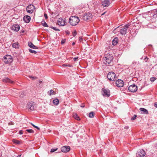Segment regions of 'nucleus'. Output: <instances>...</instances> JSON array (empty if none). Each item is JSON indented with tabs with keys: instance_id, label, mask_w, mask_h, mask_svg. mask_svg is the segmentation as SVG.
<instances>
[{
	"instance_id": "13",
	"label": "nucleus",
	"mask_w": 157,
	"mask_h": 157,
	"mask_svg": "<svg viewBox=\"0 0 157 157\" xmlns=\"http://www.w3.org/2000/svg\"><path fill=\"white\" fill-rule=\"evenodd\" d=\"M117 86L118 87H121L123 86L124 82L121 79L117 80L116 82Z\"/></svg>"
},
{
	"instance_id": "18",
	"label": "nucleus",
	"mask_w": 157,
	"mask_h": 157,
	"mask_svg": "<svg viewBox=\"0 0 157 157\" xmlns=\"http://www.w3.org/2000/svg\"><path fill=\"white\" fill-rule=\"evenodd\" d=\"M28 45L29 47L33 49H37V47L34 45L31 42H29L28 43Z\"/></svg>"
},
{
	"instance_id": "40",
	"label": "nucleus",
	"mask_w": 157,
	"mask_h": 157,
	"mask_svg": "<svg viewBox=\"0 0 157 157\" xmlns=\"http://www.w3.org/2000/svg\"><path fill=\"white\" fill-rule=\"evenodd\" d=\"M29 77L30 78H32L33 80L35 79H36L37 78V77H36L30 76V77Z\"/></svg>"
},
{
	"instance_id": "25",
	"label": "nucleus",
	"mask_w": 157,
	"mask_h": 157,
	"mask_svg": "<svg viewBox=\"0 0 157 157\" xmlns=\"http://www.w3.org/2000/svg\"><path fill=\"white\" fill-rule=\"evenodd\" d=\"M42 25L45 27H48V25L46 23L45 21H42Z\"/></svg>"
},
{
	"instance_id": "16",
	"label": "nucleus",
	"mask_w": 157,
	"mask_h": 157,
	"mask_svg": "<svg viewBox=\"0 0 157 157\" xmlns=\"http://www.w3.org/2000/svg\"><path fill=\"white\" fill-rule=\"evenodd\" d=\"M145 152L143 149H141L140 150V152H139V154L137 156L138 157H143L145 155Z\"/></svg>"
},
{
	"instance_id": "9",
	"label": "nucleus",
	"mask_w": 157,
	"mask_h": 157,
	"mask_svg": "<svg viewBox=\"0 0 157 157\" xmlns=\"http://www.w3.org/2000/svg\"><path fill=\"white\" fill-rule=\"evenodd\" d=\"M34 8V6L33 5H30L26 8L27 11L29 13H32L33 12V10Z\"/></svg>"
},
{
	"instance_id": "51",
	"label": "nucleus",
	"mask_w": 157,
	"mask_h": 157,
	"mask_svg": "<svg viewBox=\"0 0 157 157\" xmlns=\"http://www.w3.org/2000/svg\"><path fill=\"white\" fill-rule=\"evenodd\" d=\"M30 124L32 125L34 127V126H35V125H34L33 124V123H30Z\"/></svg>"
},
{
	"instance_id": "33",
	"label": "nucleus",
	"mask_w": 157,
	"mask_h": 157,
	"mask_svg": "<svg viewBox=\"0 0 157 157\" xmlns=\"http://www.w3.org/2000/svg\"><path fill=\"white\" fill-rule=\"evenodd\" d=\"M137 117V115L136 114H135L134 116L131 118V120L132 121H133L135 120Z\"/></svg>"
},
{
	"instance_id": "53",
	"label": "nucleus",
	"mask_w": 157,
	"mask_h": 157,
	"mask_svg": "<svg viewBox=\"0 0 157 157\" xmlns=\"http://www.w3.org/2000/svg\"><path fill=\"white\" fill-rule=\"evenodd\" d=\"M75 44V43L74 42L72 43V44L73 45H74Z\"/></svg>"
},
{
	"instance_id": "34",
	"label": "nucleus",
	"mask_w": 157,
	"mask_h": 157,
	"mask_svg": "<svg viewBox=\"0 0 157 157\" xmlns=\"http://www.w3.org/2000/svg\"><path fill=\"white\" fill-rule=\"evenodd\" d=\"M63 66L64 67H71L72 66V65L71 64H64L63 65Z\"/></svg>"
},
{
	"instance_id": "52",
	"label": "nucleus",
	"mask_w": 157,
	"mask_h": 157,
	"mask_svg": "<svg viewBox=\"0 0 157 157\" xmlns=\"http://www.w3.org/2000/svg\"><path fill=\"white\" fill-rule=\"evenodd\" d=\"M48 2H52L53 0H47Z\"/></svg>"
},
{
	"instance_id": "4",
	"label": "nucleus",
	"mask_w": 157,
	"mask_h": 157,
	"mask_svg": "<svg viewBox=\"0 0 157 157\" xmlns=\"http://www.w3.org/2000/svg\"><path fill=\"white\" fill-rule=\"evenodd\" d=\"M107 77L111 81H114L117 79L116 75L113 72H110L108 73L107 75Z\"/></svg>"
},
{
	"instance_id": "1",
	"label": "nucleus",
	"mask_w": 157,
	"mask_h": 157,
	"mask_svg": "<svg viewBox=\"0 0 157 157\" xmlns=\"http://www.w3.org/2000/svg\"><path fill=\"white\" fill-rule=\"evenodd\" d=\"M113 57L112 54H107L103 58L104 61L103 63L105 64L109 65L113 62Z\"/></svg>"
},
{
	"instance_id": "38",
	"label": "nucleus",
	"mask_w": 157,
	"mask_h": 157,
	"mask_svg": "<svg viewBox=\"0 0 157 157\" xmlns=\"http://www.w3.org/2000/svg\"><path fill=\"white\" fill-rule=\"evenodd\" d=\"M83 40V39L82 38V36H80L79 37V41L81 42Z\"/></svg>"
},
{
	"instance_id": "11",
	"label": "nucleus",
	"mask_w": 157,
	"mask_h": 157,
	"mask_svg": "<svg viewBox=\"0 0 157 157\" xmlns=\"http://www.w3.org/2000/svg\"><path fill=\"white\" fill-rule=\"evenodd\" d=\"M26 107L27 108H34L36 107V104L33 101L29 102Z\"/></svg>"
},
{
	"instance_id": "57",
	"label": "nucleus",
	"mask_w": 157,
	"mask_h": 157,
	"mask_svg": "<svg viewBox=\"0 0 157 157\" xmlns=\"http://www.w3.org/2000/svg\"><path fill=\"white\" fill-rule=\"evenodd\" d=\"M39 83L40 84L42 83V81H40L39 82Z\"/></svg>"
},
{
	"instance_id": "31",
	"label": "nucleus",
	"mask_w": 157,
	"mask_h": 157,
	"mask_svg": "<svg viewBox=\"0 0 157 157\" xmlns=\"http://www.w3.org/2000/svg\"><path fill=\"white\" fill-rule=\"evenodd\" d=\"M12 46L13 48H17L18 47V44L15 43H14L13 44Z\"/></svg>"
},
{
	"instance_id": "55",
	"label": "nucleus",
	"mask_w": 157,
	"mask_h": 157,
	"mask_svg": "<svg viewBox=\"0 0 157 157\" xmlns=\"http://www.w3.org/2000/svg\"><path fill=\"white\" fill-rule=\"evenodd\" d=\"M21 155H18L17 157H21Z\"/></svg>"
},
{
	"instance_id": "23",
	"label": "nucleus",
	"mask_w": 157,
	"mask_h": 157,
	"mask_svg": "<svg viewBox=\"0 0 157 157\" xmlns=\"http://www.w3.org/2000/svg\"><path fill=\"white\" fill-rule=\"evenodd\" d=\"M73 117L75 119L77 120H80L79 117L76 113L74 114L73 115Z\"/></svg>"
},
{
	"instance_id": "26",
	"label": "nucleus",
	"mask_w": 157,
	"mask_h": 157,
	"mask_svg": "<svg viewBox=\"0 0 157 157\" xmlns=\"http://www.w3.org/2000/svg\"><path fill=\"white\" fill-rule=\"evenodd\" d=\"M94 113L91 112L89 113V116L90 117L93 118L94 117Z\"/></svg>"
},
{
	"instance_id": "48",
	"label": "nucleus",
	"mask_w": 157,
	"mask_h": 157,
	"mask_svg": "<svg viewBox=\"0 0 157 157\" xmlns=\"http://www.w3.org/2000/svg\"><path fill=\"white\" fill-rule=\"evenodd\" d=\"M153 16L154 17H157V13L154 14L153 15Z\"/></svg>"
},
{
	"instance_id": "45",
	"label": "nucleus",
	"mask_w": 157,
	"mask_h": 157,
	"mask_svg": "<svg viewBox=\"0 0 157 157\" xmlns=\"http://www.w3.org/2000/svg\"><path fill=\"white\" fill-rule=\"evenodd\" d=\"M19 133L20 135L22 134H23L22 131L21 130L19 132Z\"/></svg>"
},
{
	"instance_id": "10",
	"label": "nucleus",
	"mask_w": 157,
	"mask_h": 157,
	"mask_svg": "<svg viewBox=\"0 0 157 157\" xmlns=\"http://www.w3.org/2000/svg\"><path fill=\"white\" fill-rule=\"evenodd\" d=\"M66 20H64L59 18L58 20L57 23L60 26H63L66 24Z\"/></svg>"
},
{
	"instance_id": "22",
	"label": "nucleus",
	"mask_w": 157,
	"mask_h": 157,
	"mask_svg": "<svg viewBox=\"0 0 157 157\" xmlns=\"http://www.w3.org/2000/svg\"><path fill=\"white\" fill-rule=\"evenodd\" d=\"M53 102L54 104L56 105H57L59 103V100L58 99H55L53 100Z\"/></svg>"
},
{
	"instance_id": "47",
	"label": "nucleus",
	"mask_w": 157,
	"mask_h": 157,
	"mask_svg": "<svg viewBox=\"0 0 157 157\" xmlns=\"http://www.w3.org/2000/svg\"><path fill=\"white\" fill-rule=\"evenodd\" d=\"M36 85H37V86H39L40 87H41L42 86V85H40V84H39H39H36Z\"/></svg>"
},
{
	"instance_id": "30",
	"label": "nucleus",
	"mask_w": 157,
	"mask_h": 157,
	"mask_svg": "<svg viewBox=\"0 0 157 157\" xmlns=\"http://www.w3.org/2000/svg\"><path fill=\"white\" fill-rule=\"evenodd\" d=\"M54 91L52 90H50L48 91V93L50 95H52L53 94Z\"/></svg>"
},
{
	"instance_id": "29",
	"label": "nucleus",
	"mask_w": 157,
	"mask_h": 157,
	"mask_svg": "<svg viewBox=\"0 0 157 157\" xmlns=\"http://www.w3.org/2000/svg\"><path fill=\"white\" fill-rule=\"evenodd\" d=\"M26 131L29 133H33L34 132V131L32 129H27Z\"/></svg>"
},
{
	"instance_id": "20",
	"label": "nucleus",
	"mask_w": 157,
	"mask_h": 157,
	"mask_svg": "<svg viewBox=\"0 0 157 157\" xmlns=\"http://www.w3.org/2000/svg\"><path fill=\"white\" fill-rule=\"evenodd\" d=\"M118 39L117 37L115 38L112 41V44L113 45H116L118 41Z\"/></svg>"
},
{
	"instance_id": "14",
	"label": "nucleus",
	"mask_w": 157,
	"mask_h": 157,
	"mask_svg": "<svg viewBox=\"0 0 157 157\" xmlns=\"http://www.w3.org/2000/svg\"><path fill=\"white\" fill-rule=\"evenodd\" d=\"M101 5L104 7H108L110 4V2L108 0H105L101 2Z\"/></svg>"
},
{
	"instance_id": "24",
	"label": "nucleus",
	"mask_w": 157,
	"mask_h": 157,
	"mask_svg": "<svg viewBox=\"0 0 157 157\" xmlns=\"http://www.w3.org/2000/svg\"><path fill=\"white\" fill-rule=\"evenodd\" d=\"M12 141L14 143L17 144H20V142L19 141L15 139H14Z\"/></svg>"
},
{
	"instance_id": "50",
	"label": "nucleus",
	"mask_w": 157,
	"mask_h": 157,
	"mask_svg": "<svg viewBox=\"0 0 157 157\" xmlns=\"http://www.w3.org/2000/svg\"><path fill=\"white\" fill-rule=\"evenodd\" d=\"M34 110V109H30V111H33Z\"/></svg>"
},
{
	"instance_id": "12",
	"label": "nucleus",
	"mask_w": 157,
	"mask_h": 157,
	"mask_svg": "<svg viewBox=\"0 0 157 157\" xmlns=\"http://www.w3.org/2000/svg\"><path fill=\"white\" fill-rule=\"evenodd\" d=\"M70 147L69 146H63L61 148V151L63 152H67L70 151Z\"/></svg>"
},
{
	"instance_id": "42",
	"label": "nucleus",
	"mask_w": 157,
	"mask_h": 157,
	"mask_svg": "<svg viewBox=\"0 0 157 157\" xmlns=\"http://www.w3.org/2000/svg\"><path fill=\"white\" fill-rule=\"evenodd\" d=\"M148 58H147L146 56L144 58V60L145 61V62H147V61L148 60Z\"/></svg>"
},
{
	"instance_id": "3",
	"label": "nucleus",
	"mask_w": 157,
	"mask_h": 157,
	"mask_svg": "<svg viewBox=\"0 0 157 157\" xmlns=\"http://www.w3.org/2000/svg\"><path fill=\"white\" fill-rule=\"evenodd\" d=\"M3 60L6 64H9L13 61V59L10 55H7L3 57Z\"/></svg>"
},
{
	"instance_id": "49",
	"label": "nucleus",
	"mask_w": 157,
	"mask_h": 157,
	"mask_svg": "<svg viewBox=\"0 0 157 157\" xmlns=\"http://www.w3.org/2000/svg\"><path fill=\"white\" fill-rule=\"evenodd\" d=\"M78 58V57H76L74 58V60L75 61H76V60Z\"/></svg>"
},
{
	"instance_id": "36",
	"label": "nucleus",
	"mask_w": 157,
	"mask_h": 157,
	"mask_svg": "<svg viewBox=\"0 0 157 157\" xmlns=\"http://www.w3.org/2000/svg\"><path fill=\"white\" fill-rule=\"evenodd\" d=\"M57 150V148L56 149H52L51 150V152H54L56 151Z\"/></svg>"
},
{
	"instance_id": "44",
	"label": "nucleus",
	"mask_w": 157,
	"mask_h": 157,
	"mask_svg": "<svg viewBox=\"0 0 157 157\" xmlns=\"http://www.w3.org/2000/svg\"><path fill=\"white\" fill-rule=\"evenodd\" d=\"M34 127L37 128L38 130H40V128H39L37 126H34Z\"/></svg>"
},
{
	"instance_id": "2",
	"label": "nucleus",
	"mask_w": 157,
	"mask_h": 157,
	"mask_svg": "<svg viewBox=\"0 0 157 157\" xmlns=\"http://www.w3.org/2000/svg\"><path fill=\"white\" fill-rule=\"evenodd\" d=\"M80 21L79 18L76 16H72L69 19V22L71 25L74 26L77 25Z\"/></svg>"
},
{
	"instance_id": "19",
	"label": "nucleus",
	"mask_w": 157,
	"mask_h": 157,
	"mask_svg": "<svg viewBox=\"0 0 157 157\" xmlns=\"http://www.w3.org/2000/svg\"><path fill=\"white\" fill-rule=\"evenodd\" d=\"M3 81L4 82H9L10 83H13V82L8 78H5L3 79Z\"/></svg>"
},
{
	"instance_id": "17",
	"label": "nucleus",
	"mask_w": 157,
	"mask_h": 157,
	"mask_svg": "<svg viewBox=\"0 0 157 157\" xmlns=\"http://www.w3.org/2000/svg\"><path fill=\"white\" fill-rule=\"evenodd\" d=\"M30 19V17L28 15L25 16L23 17V20L26 23H28L29 22Z\"/></svg>"
},
{
	"instance_id": "54",
	"label": "nucleus",
	"mask_w": 157,
	"mask_h": 157,
	"mask_svg": "<svg viewBox=\"0 0 157 157\" xmlns=\"http://www.w3.org/2000/svg\"><path fill=\"white\" fill-rule=\"evenodd\" d=\"M66 33H67V34H69L70 33H69L68 31H67V32H66Z\"/></svg>"
},
{
	"instance_id": "15",
	"label": "nucleus",
	"mask_w": 157,
	"mask_h": 157,
	"mask_svg": "<svg viewBox=\"0 0 157 157\" xmlns=\"http://www.w3.org/2000/svg\"><path fill=\"white\" fill-rule=\"evenodd\" d=\"M11 29L12 30L17 32L20 29V26L17 24H15L11 26Z\"/></svg>"
},
{
	"instance_id": "7",
	"label": "nucleus",
	"mask_w": 157,
	"mask_h": 157,
	"mask_svg": "<svg viewBox=\"0 0 157 157\" xmlns=\"http://www.w3.org/2000/svg\"><path fill=\"white\" fill-rule=\"evenodd\" d=\"M92 14L90 13H85L83 17V19L85 21H87L91 19L92 17Z\"/></svg>"
},
{
	"instance_id": "27",
	"label": "nucleus",
	"mask_w": 157,
	"mask_h": 157,
	"mask_svg": "<svg viewBox=\"0 0 157 157\" xmlns=\"http://www.w3.org/2000/svg\"><path fill=\"white\" fill-rule=\"evenodd\" d=\"M77 33L75 29H74L72 32L73 36L75 37L77 34Z\"/></svg>"
},
{
	"instance_id": "5",
	"label": "nucleus",
	"mask_w": 157,
	"mask_h": 157,
	"mask_svg": "<svg viewBox=\"0 0 157 157\" xmlns=\"http://www.w3.org/2000/svg\"><path fill=\"white\" fill-rule=\"evenodd\" d=\"M130 26L129 24L125 25L123 28L121 29L120 33L122 35H124L127 33V31L128 29L129 26Z\"/></svg>"
},
{
	"instance_id": "43",
	"label": "nucleus",
	"mask_w": 157,
	"mask_h": 157,
	"mask_svg": "<svg viewBox=\"0 0 157 157\" xmlns=\"http://www.w3.org/2000/svg\"><path fill=\"white\" fill-rule=\"evenodd\" d=\"M154 105L155 107L157 108V102H156L154 103Z\"/></svg>"
},
{
	"instance_id": "56",
	"label": "nucleus",
	"mask_w": 157,
	"mask_h": 157,
	"mask_svg": "<svg viewBox=\"0 0 157 157\" xmlns=\"http://www.w3.org/2000/svg\"><path fill=\"white\" fill-rule=\"evenodd\" d=\"M105 13V12H104V13H102V14H101V15H103Z\"/></svg>"
},
{
	"instance_id": "37",
	"label": "nucleus",
	"mask_w": 157,
	"mask_h": 157,
	"mask_svg": "<svg viewBox=\"0 0 157 157\" xmlns=\"http://www.w3.org/2000/svg\"><path fill=\"white\" fill-rule=\"evenodd\" d=\"M66 40L65 39H63L61 41V44H64Z\"/></svg>"
},
{
	"instance_id": "46",
	"label": "nucleus",
	"mask_w": 157,
	"mask_h": 157,
	"mask_svg": "<svg viewBox=\"0 0 157 157\" xmlns=\"http://www.w3.org/2000/svg\"><path fill=\"white\" fill-rule=\"evenodd\" d=\"M80 107L82 108H83L85 107L84 105L83 104H82L80 105Z\"/></svg>"
},
{
	"instance_id": "21",
	"label": "nucleus",
	"mask_w": 157,
	"mask_h": 157,
	"mask_svg": "<svg viewBox=\"0 0 157 157\" xmlns=\"http://www.w3.org/2000/svg\"><path fill=\"white\" fill-rule=\"evenodd\" d=\"M140 111L143 112V113H141L144 114H147L148 113V112L147 110L145 109H140Z\"/></svg>"
},
{
	"instance_id": "32",
	"label": "nucleus",
	"mask_w": 157,
	"mask_h": 157,
	"mask_svg": "<svg viewBox=\"0 0 157 157\" xmlns=\"http://www.w3.org/2000/svg\"><path fill=\"white\" fill-rule=\"evenodd\" d=\"M156 78L155 77H151L150 78V81L151 82H153L156 79Z\"/></svg>"
},
{
	"instance_id": "39",
	"label": "nucleus",
	"mask_w": 157,
	"mask_h": 157,
	"mask_svg": "<svg viewBox=\"0 0 157 157\" xmlns=\"http://www.w3.org/2000/svg\"><path fill=\"white\" fill-rule=\"evenodd\" d=\"M14 124V123L13 122L11 121L9 123L8 125H11Z\"/></svg>"
},
{
	"instance_id": "6",
	"label": "nucleus",
	"mask_w": 157,
	"mask_h": 157,
	"mask_svg": "<svg viewBox=\"0 0 157 157\" xmlns=\"http://www.w3.org/2000/svg\"><path fill=\"white\" fill-rule=\"evenodd\" d=\"M128 90L130 92L134 93L136 92L137 90V86L135 84H133L130 85L128 87Z\"/></svg>"
},
{
	"instance_id": "8",
	"label": "nucleus",
	"mask_w": 157,
	"mask_h": 157,
	"mask_svg": "<svg viewBox=\"0 0 157 157\" xmlns=\"http://www.w3.org/2000/svg\"><path fill=\"white\" fill-rule=\"evenodd\" d=\"M110 91L108 89L103 88L102 89V93L103 96L109 97L110 95Z\"/></svg>"
},
{
	"instance_id": "35",
	"label": "nucleus",
	"mask_w": 157,
	"mask_h": 157,
	"mask_svg": "<svg viewBox=\"0 0 157 157\" xmlns=\"http://www.w3.org/2000/svg\"><path fill=\"white\" fill-rule=\"evenodd\" d=\"M50 28H52V29H53L54 30L56 31H59V30L56 27H51Z\"/></svg>"
},
{
	"instance_id": "58",
	"label": "nucleus",
	"mask_w": 157,
	"mask_h": 157,
	"mask_svg": "<svg viewBox=\"0 0 157 157\" xmlns=\"http://www.w3.org/2000/svg\"><path fill=\"white\" fill-rule=\"evenodd\" d=\"M118 28V27L117 28H116L115 29V30L117 29Z\"/></svg>"
},
{
	"instance_id": "41",
	"label": "nucleus",
	"mask_w": 157,
	"mask_h": 157,
	"mask_svg": "<svg viewBox=\"0 0 157 157\" xmlns=\"http://www.w3.org/2000/svg\"><path fill=\"white\" fill-rule=\"evenodd\" d=\"M44 16L46 19H47L48 18V16L46 13H44Z\"/></svg>"
},
{
	"instance_id": "28",
	"label": "nucleus",
	"mask_w": 157,
	"mask_h": 157,
	"mask_svg": "<svg viewBox=\"0 0 157 157\" xmlns=\"http://www.w3.org/2000/svg\"><path fill=\"white\" fill-rule=\"evenodd\" d=\"M29 52H31V53H32L36 54L37 53L36 51L35 50H32L31 49H29Z\"/></svg>"
}]
</instances>
